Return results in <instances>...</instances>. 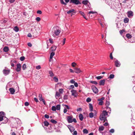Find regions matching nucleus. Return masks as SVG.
Listing matches in <instances>:
<instances>
[{"instance_id": "aec40b11", "label": "nucleus", "mask_w": 135, "mask_h": 135, "mask_svg": "<svg viewBox=\"0 0 135 135\" xmlns=\"http://www.w3.org/2000/svg\"><path fill=\"white\" fill-rule=\"evenodd\" d=\"M89 110H90V111L91 112H92V111H93V105H92L90 104V103H89Z\"/></svg>"}, {"instance_id": "2eb2a0df", "label": "nucleus", "mask_w": 135, "mask_h": 135, "mask_svg": "<svg viewBox=\"0 0 135 135\" xmlns=\"http://www.w3.org/2000/svg\"><path fill=\"white\" fill-rule=\"evenodd\" d=\"M7 20L6 19L2 20L0 21V23L4 24L7 22Z\"/></svg>"}, {"instance_id": "864d4df0", "label": "nucleus", "mask_w": 135, "mask_h": 135, "mask_svg": "<svg viewBox=\"0 0 135 135\" xmlns=\"http://www.w3.org/2000/svg\"><path fill=\"white\" fill-rule=\"evenodd\" d=\"M76 65V63L74 62H73L71 64L72 66L73 67H75V66Z\"/></svg>"}, {"instance_id": "a878e982", "label": "nucleus", "mask_w": 135, "mask_h": 135, "mask_svg": "<svg viewBox=\"0 0 135 135\" xmlns=\"http://www.w3.org/2000/svg\"><path fill=\"white\" fill-rule=\"evenodd\" d=\"M60 96V94L58 92H56V94L55 95L56 98V99H57L58 98V97H59Z\"/></svg>"}, {"instance_id": "6e6552de", "label": "nucleus", "mask_w": 135, "mask_h": 135, "mask_svg": "<svg viewBox=\"0 0 135 135\" xmlns=\"http://www.w3.org/2000/svg\"><path fill=\"white\" fill-rule=\"evenodd\" d=\"M71 95L72 96H73L74 97H76L77 96V94L76 90L74 89H72L71 90Z\"/></svg>"}, {"instance_id": "e2e57ef3", "label": "nucleus", "mask_w": 135, "mask_h": 135, "mask_svg": "<svg viewBox=\"0 0 135 135\" xmlns=\"http://www.w3.org/2000/svg\"><path fill=\"white\" fill-rule=\"evenodd\" d=\"M73 135H77V132L76 131H74L73 133Z\"/></svg>"}, {"instance_id": "b1692460", "label": "nucleus", "mask_w": 135, "mask_h": 135, "mask_svg": "<svg viewBox=\"0 0 135 135\" xmlns=\"http://www.w3.org/2000/svg\"><path fill=\"white\" fill-rule=\"evenodd\" d=\"M56 46H52L51 47V50L52 52H53L55 51L56 49Z\"/></svg>"}, {"instance_id": "6ab92c4d", "label": "nucleus", "mask_w": 135, "mask_h": 135, "mask_svg": "<svg viewBox=\"0 0 135 135\" xmlns=\"http://www.w3.org/2000/svg\"><path fill=\"white\" fill-rule=\"evenodd\" d=\"M68 14H69L70 13H75V12H74V10L73 9H71L68 11L67 12Z\"/></svg>"}, {"instance_id": "e433bc0d", "label": "nucleus", "mask_w": 135, "mask_h": 135, "mask_svg": "<svg viewBox=\"0 0 135 135\" xmlns=\"http://www.w3.org/2000/svg\"><path fill=\"white\" fill-rule=\"evenodd\" d=\"M50 121L52 123L54 124H55L57 123V122L56 121L53 119L51 120Z\"/></svg>"}, {"instance_id": "c85d7f7f", "label": "nucleus", "mask_w": 135, "mask_h": 135, "mask_svg": "<svg viewBox=\"0 0 135 135\" xmlns=\"http://www.w3.org/2000/svg\"><path fill=\"white\" fill-rule=\"evenodd\" d=\"M56 110H59L60 109V104L57 105L56 107Z\"/></svg>"}, {"instance_id": "de8ad7c7", "label": "nucleus", "mask_w": 135, "mask_h": 135, "mask_svg": "<svg viewBox=\"0 0 135 135\" xmlns=\"http://www.w3.org/2000/svg\"><path fill=\"white\" fill-rule=\"evenodd\" d=\"M36 20L38 22L41 20V18L40 17H37L36 18Z\"/></svg>"}, {"instance_id": "39448f33", "label": "nucleus", "mask_w": 135, "mask_h": 135, "mask_svg": "<svg viewBox=\"0 0 135 135\" xmlns=\"http://www.w3.org/2000/svg\"><path fill=\"white\" fill-rule=\"evenodd\" d=\"M91 89L93 91L95 94H97L98 92V90L97 87L95 86H92Z\"/></svg>"}, {"instance_id": "9b49d317", "label": "nucleus", "mask_w": 135, "mask_h": 135, "mask_svg": "<svg viewBox=\"0 0 135 135\" xmlns=\"http://www.w3.org/2000/svg\"><path fill=\"white\" fill-rule=\"evenodd\" d=\"M10 70L9 69L6 70L4 69L3 71V74L5 75H8L9 73Z\"/></svg>"}, {"instance_id": "bf43d9fd", "label": "nucleus", "mask_w": 135, "mask_h": 135, "mask_svg": "<svg viewBox=\"0 0 135 135\" xmlns=\"http://www.w3.org/2000/svg\"><path fill=\"white\" fill-rule=\"evenodd\" d=\"M109 132L111 133H113L114 132V129H112L109 131Z\"/></svg>"}, {"instance_id": "a18cd8bd", "label": "nucleus", "mask_w": 135, "mask_h": 135, "mask_svg": "<svg viewBox=\"0 0 135 135\" xmlns=\"http://www.w3.org/2000/svg\"><path fill=\"white\" fill-rule=\"evenodd\" d=\"M99 102L98 103V104L99 105H102L103 104V101H99Z\"/></svg>"}, {"instance_id": "a211bd4d", "label": "nucleus", "mask_w": 135, "mask_h": 135, "mask_svg": "<svg viewBox=\"0 0 135 135\" xmlns=\"http://www.w3.org/2000/svg\"><path fill=\"white\" fill-rule=\"evenodd\" d=\"M68 128L71 132H72L74 131L75 129L74 128L71 126H69Z\"/></svg>"}, {"instance_id": "774afa93", "label": "nucleus", "mask_w": 135, "mask_h": 135, "mask_svg": "<svg viewBox=\"0 0 135 135\" xmlns=\"http://www.w3.org/2000/svg\"><path fill=\"white\" fill-rule=\"evenodd\" d=\"M37 14H41L42 13V11L40 10H38L37 11Z\"/></svg>"}, {"instance_id": "bb28decb", "label": "nucleus", "mask_w": 135, "mask_h": 135, "mask_svg": "<svg viewBox=\"0 0 135 135\" xmlns=\"http://www.w3.org/2000/svg\"><path fill=\"white\" fill-rule=\"evenodd\" d=\"M9 50V49L8 47L6 46L4 47L3 49V51L5 52H7Z\"/></svg>"}, {"instance_id": "7c9ffc66", "label": "nucleus", "mask_w": 135, "mask_h": 135, "mask_svg": "<svg viewBox=\"0 0 135 135\" xmlns=\"http://www.w3.org/2000/svg\"><path fill=\"white\" fill-rule=\"evenodd\" d=\"M89 2L87 0L83 1L82 2V3L85 5H86Z\"/></svg>"}, {"instance_id": "72a5a7b5", "label": "nucleus", "mask_w": 135, "mask_h": 135, "mask_svg": "<svg viewBox=\"0 0 135 135\" xmlns=\"http://www.w3.org/2000/svg\"><path fill=\"white\" fill-rule=\"evenodd\" d=\"M83 132L84 133H85V134H87L88 133V130L86 129H84L83 130Z\"/></svg>"}, {"instance_id": "7ed1b4c3", "label": "nucleus", "mask_w": 135, "mask_h": 135, "mask_svg": "<svg viewBox=\"0 0 135 135\" xmlns=\"http://www.w3.org/2000/svg\"><path fill=\"white\" fill-rule=\"evenodd\" d=\"M4 116L0 115V121H1L3 120H5L4 122H3V123H6L8 121V119Z\"/></svg>"}, {"instance_id": "ea45409f", "label": "nucleus", "mask_w": 135, "mask_h": 135, "mask_svg": "<svg viewBox=\"0 0 135 135\" xmlns=\"http://www.w3.org/2000/svg\"><path fill=\"white\" fill-rule=\"evenodd\" d=\"M54 80L55 81L57 82L58 81V78L56 77H54L53 78Z\"/></svg>"}, {"instance_id": "423d86ee", "label": "nucleus", "mask_w": 135, "mask_h": 135, "mask_svg": "<svg viewBox=\"0 0 135 135\" xmlns=\"http://www.w3.org/2000/svg\"><path fill=\"white\" fill-rule=\"evenodd\" d=\"M73 117L72 116H68L67 118V120L68 122L69 123H71L73 122L72 118Z\"/></svg>"}, {"instance_id": "2f4dec72", "label": "nucleus", "mask_w": 135, "mask_h": 135, "mask_svg": "<svg viewBox=\"0 0 135 135\" xmlns=\"http://www.w3.org/2000/svg\"><path fill=\"white\" fill-rule=\"evenodd\" d=\"M55 53L54 52H52L50 55V59H52L53 56L54 55Z\"/></svg>"}, {"instance_id": "37998d69", "label": "nucleus", "mask_w": 135, "mask_h": 135, "mask_svg": "<svg viewBox=\"0 0 135 135\" xmlns=\"http://www.w3.org/2000/svg\"><path fill=\"white\" fill-rule=\"evenodd\" d=\"M44 123L45 125L46 126H48L49 124V123L47 121H45L44 122Z\"/></svg>"}, {"instance_id": "8fccbe9b", "label": "nucleus", "mask_w": 135, "mask_h": 135, "mask_svg": "<svg viewBox=\"0 0 135 135\" xmlns=\"http://www.w3.org/2000/svg\"><path fill=\"white\" fill-rule=\"evenodd\" d=\"M25 57L24 56H22L20 57V60L21 61H23L25 60Z\"/></svg>"}, {"instance_id": "ddd939ff", "label": "nucleus", "mask_w": 135, "mask_h": 135, "mask_svg": "<svg viewBox=\"0 0 135 135\" xmlns=\"http://www.w3.org/2000/svg\"><path fill=\"white\" fill-rule=\"evenodd\" d=\"M106 79H104L100 81L99 82V85H104L105 84V82Z\"/></svg>"}, {"instance_id": "cd10ccee", "label": "nucleus", "mask_w": 135, "mask_h": 135, "mask_svg": "<svg viewBox=\"0 0 135 135\" xmlns=\"http://www.w3.org/2000/svg\"><path fill=\"white\" fill-rule=\"evenodd\" d=\"M19 28L17 26H16L14 27V30L16 32H17L19 31Z\"/></svg>"}, {"instance_id": "13d9d810", "label": "nucleus", "mask_w": 135, "mask_h": 135, "mask_svg": "<svg viewBox=\"0 0 135 135\" xmlns=\"http://www.w3.org/2000/svg\"><path fill=\"white\" fill-rule=\"evenodd\" d=\"M0 115L4 116V113L3 112H0Z\"/></svg>"}, {"instance_id": "412c9836", "label": "nucleus", "mask_w": 135, "mask_h": 135, "mask_svg": "<svg viewBox=\"0 0 135 135\" xmlns=\"http://www.w3.org/2000/svg\"><path fill=\"white\" fill-rule=\"evenodd\" d=\"M49 74L50 75V76L51 77H52L54 76V74H53L52 71H51L50 70L49 71Z\"/></svg>"}, {"instance_id": "f704fd0d", "label": "nucleus", "mask_w": 135, "mask_h": 135, "mask_svg": "<svg viewBox=\"0 0 135 135\" xmlns=\"http://www.w3.org/2000/svg\"><path fill=\"white\" fill-rule=\"evenodd\" d=\"M126 37L129 38H130L132 37L131 35L129 34H127L126 35Z\"/></svg>"}, {"instance_id": "5fc2aeb1", "label": "nucleus", "mask_w": 135, "mask_h": 135, "mask_svg": "<svg viewBox=\"0 0 135 135\" xmlns=\"http://www.w3.org/2000/svg\"><path fill=\"white\" fill-rule=\"evenodd\" d=\"M97 13V12H93V11H90L88 13L89 14H90L91 13H92V14L96 13Z\"/></svg>"}, {"instance_id": "0eeeda50", "label": "nucleus", "mask_w": 135, "mask_h": 135, "mask_svg": "<svg viewBox=\"0 0 135 135\" xmlns=\"http://www.w3.org/2000/svg\"><path fill=\"white\" fill-rule=\"evenodd\" d=\"M70 2L76 4H81V3L79 0H70Z\"/></svg>"}, {"instance_id": "052dcab7", "label": "nucleus", "mask_w": 135, "mask_h": 135, "mask_svg": "<svg viewBox=\"0 0 135 135\" xmlns=\"http://www.w3.org/2000/svg\"><path fill=\"white\" fill-rule=\"evenodd\" d=\"M110 59H111L112 60L113 59V57L112 56V53H110Z\"/></svg>"}, {"instance_id": "79ce46f5", "label": "nucleus", "mask_w": 135, "mask_h": 135, "mask_svg": "<svg viewBox=\"0 0 135 135\" xmlns=\"http://www.w3.org/2000/svg\"><path fill=\"white\" fill-rule=\"evenodd\" d=\"M51 109L53 111H55L56 110V107L55 106H52V107Z\"/></svg>"}, {"instance_id": "49530a36", "label": "nucleus", "mask_w": 135, "mask_h": 135, "mask_svg": "<svg viewBox=\"0 0 135 135\" xmlns=\"http://www.w3.org/2000/svg\"><path fill=\"white\" fill-rule=\"evenodd\" d=\"M59 92L61 94H62L64 91L63 89H59Z\"/></svg>"}, {"instance_id": "20e7f679", "label": "nucleus", "mask_w": 135, "mask_h": 135, "mask_svg": "<svg viewBox=\"0 0 135 135\" xmlns=\"http://www.w3.org/2000/svg\"><path fill=\"white\" fill-rule=\"evenodd\" d=\"M97 112L95 110L93 111V112H91L89 113V117L90 118H92L94 116H96Z\"/></svg>"}, {"instance_id": "f8f14e48", "label": "nucleus", "mask_w": 135, "mask_h": 135, "mask_svg": "<svg viewBox=\"0 0 135 135\" xmlns=\"http://www.w3.org/2000/svg\"><path fill=\"white\" fill-rule=\"evenodd\" d=\"M17 68H16V71L17 72L20 71L21 70V66L20 64H17Z\"/></svg>"}, {"instance_id": "4be33fe9", "label": "nucleus", "mask_w": 135, "mask_h": 135, "mask_svg": "<svg viewBox=\"0 0 135 135\" xmlns=\"http://www.w3.org/2000/svg\"><path fill=\"white\" fill-rule=\"evenodd\" d=\"M9 91L12 94H13L15 92V90L14 89L12 88H10Z\"/></svg>"}, {"instance_id": "5701e85b", "label": "nucleus", "mask_w": 135, "mask_h": 135, "mask_svg": "<svg viewBox=\"0 0 135 135\" xmlns=\"http://www.w3.org/2000/svg\"><path fill=\"white\" fill-rule=\"evenodd\" d=\"M79 12L81 14V15L83 16L84 18H85V19L87 20L85 14L83 12H82L81 11H79Z\"/></svg>"}, {"instance_id": "a19ab883", "label": "nucleus", "mask_w": 135, "mask_h": 135, "mask_svg": "<svg viewBox=\"0 0 135 135\" xmlns=\"http://www.w3.org/2000/svg\"><path fill=\"white\" fill-rule=\"evenodd\" d=\"M26 65L25 64H23L22 66V68L23 70H25L26 69Z\"/></svg>"}, {"instance_id": "4468645a", "label": "nucleus", "mask_w": 135, "mask_h": 135, "mask_svg": "<svg viewBox=\"0 0 135 135\" xmlns=\"http://www.w3.org/2000/svg\"><path fill=\"white\" fill-rule=\"evenodd\" d=\"M127 14L128 16L129 17H130L131 16H133V12L131 11L128 12Z\"/></svg>"}, {"instance_id": "58836bf2", "label": "nucleus", "mask_w": 135, "mask_h": 135, "mask_svg": "<svg viewBox=\"0 0 135 135\" xmlns=\"http://www.w3.org/2000/svg\"><path fill=\"white\" fill-rule=\"evenodd\" d=\"M63 106H65V107H64L65 108H66L67 109H70V107L68 105H66V104H63L62 105Z\"/></svg>"}, {"instance_id": "338daca9", "label": "nucleus", "mask_w": 135, "mask_h": 135, "mask_svg": "<svg viewBox=\"0 0 135 135\" xmlns=\"http://www.w3.org/2000/svg\"><path fill=\"white\" fill-rule=\"evenodd\" d=\"M65 40H66L65 38H64L63 39V40L62 41V45H63L65 44Z\"/></svg>"}, {"instance_id": "1a4fd4ad", "label": "nucleus", "mask_w": 135, "mask_h": 135, "mask_svg": "<svg viewBox=\"0 0 135 135\" xmlns=\"http://www.w3.org/2000/svg\"><path fill=\"white\" fill-rule=\"evenodd\" d=\"M38 97L39 100L41 101H42L44 105H45V100L42 98V96L41 94H40L38 95Z\"/></svg>"}, {"instance_id": "0e129e2a", "label": "nucleus", "mask_w": 135, "mask_h": 135, "mask_svg": "<svg viewBox=\"0 0 135 135\" xmlns=\"http://www.w3.org/2000/svg\"><path fill=\"white\" fill-rule=\"evenodd\" d=\"M124 32V30H120L119 31V32L121 34H122V33H123Z\"/></svg>"}, {"instance_id": "dca6fc26", "label": "nucleus", "mask_w": 135, "mask_h": 135, "mask_svg": "<svg viewBox=\"0 0 135 135\" xmlns=\"http://www.w3.org/2000/svg\"><path fill=\"white\" fill-rule=\"evenodd\" d=\"M120 62L118 60H116L115 62V65L116 67H119L120 66Z\"/></svg>"}, {"instance_id": "9d476101", "label": "nucleus", "mask_w": 135, "mask_h": 135, "mask_svg": "<svg viewBox=\"0 0 135 135\" xmlns=\"http://www.w3.org/2000/svg\"><path fill=\"white\" fill-rule=\"evenodd\" d=\"M74 72L76 73H79L82 72V71L80 70L79 68H74Z\"/></svg>"}, {"instance_id": "393cba45", "label": "nucleus", "mask_w": 135, "mask_h": 135, "mask_svg": "<svg viewBox=\"0 0 135 135\" xmlns=\"http://www.w3.org/2000/svg\"><path fill=\"white\" fill-rule=\"evenodd\" d=\"M79 118L80 120L82 121L83 120V116L82 114H79Z\"/></svg>"}, {"instance_id": "c756f323", "label": "nucleus", "mask_w": 135, "mask_h": 135, "mask_svg": "<svg viewBox=\"0 0 135 135\" xmlns=\"http://www.w3.org/2000/svg\"><path fill=\"white\" fill-rule=\"evenodd\" d=\"M104 128L103 126H101L99 127V130L100 131H102L103 130Z\"/></svg>"}, {"instance_id": "3c124183", "label": "nucleus", "mask_w": 135, "mask_h": 135, "mask_svg": "<svg viewBox=\"0 0 135 135\" xmlns=\"http://www.w3.org/2000/svg\"><path fill=\"white\" fill-rule=\"evenodd\" d=\"M104 97H102L100 99H98V101H103L102 100H104Z\"/></svg>"}, {"instance_id": "473e14b6", "label": "nucleus", "mask_w": 135, "mask_h": 135, "mask_svg": "<svg viewBox=\"0 0 135 135\" xmlns=\"http://www.w3.org/2000/svg\"><path fill=\"white\" fill-rule=\"evenodd\" d=\"M129 20L128 18H125L124 20V23H127L128 22Z\"/></svg>"}, {"instance_id": "4c0bfd02", "label": "nucleus", "mask_w": 135, "mask_h": 135, "mask_svg": "<svg viewBox=\"0 0 135 135\" xmlns=\"http://www.w3.org/2000/svg\"><path fill=\"white\" fill-rule=\"evenodd\" d=\"M90 82L92 84H93L95 85L97 84H98V83L97 82L95 81H91Z\"/></svg>"}, {"instance_id": "f257e3e1", "label": "nucleus", "mask_w": 135, "mask_h": 135, "mask_svg": "<svg viewBox=\"0 0 135 135\" xmlns=\"http://www.w3.org/2000/svg\"><path fill=\"white\" fill-rule=\"evenodd\" d=\"M57 28L58 27L57 26L55 27L52 30V35L54 37L56 36H58L61 32L60 30Z\"/></svg>"}, {"instance_id": "6e6d98bb", "label": "nucleus", "mask_w": 135, "mask_h": 135, "mask_svg": "<svg viewBox=\"0 0 135 135\" xmlns=\"http://www.w3.org/2000/svg\"><path fill=\"white\" fill-rule=\"evenodd\" d=\"M41 68V67L40 65H38L36 67V69L38 70H39Z\"/></svg>"}, {"instance_id": "c9c22d12", "label": "nucleus", "mask_w": 135, "mask_h": 135, "mask_svg": "<svg viewBox=\"0 0 135 135\" xmlns=\"http://www.w3.org/2000/svg\"><path fill=\"white\" fill-rule=\"evenodd\" d=\"M114 74H111L110 75L108 78L110 79H113L114 78Z\"/></svg>"}, {"instance_id": "4d7b16f0", "label": "nucleus", "mask_w": 135, "mask_h": 135, "mask_svg": "<svg viewBox=\"0 0 135 135\" xmlns=\"http://www.w3.org/2000/svg\"><path fill=\"white\" fill-rule=\"evenodd\" d=\"M70 82L71 84H74L75 81L73 79H72L70 81Z\"/></svg>"}, {"instance_id": "c03bdc74", "label": "nucleus", "mask_w": 135, "mask_h": 135, "mask_svg": "<svg viewBox=\"0 0 135 135\" xmlns=\"http://www.w3.org/2000/svg\"><path fill=\"white\" fill-rule=\"evenodd\" d=\"M91 99L90 98H88L86 100V101L87 102H91Z\"/></svg>"}, {"instance_id": "f03ea898", "label": "nucleus", "mask_w": 135, "mask_h": 135, "mask_svg": "<svg viewBox=\"0 0 135 135\" xmlns=\"http://www.w3.org/2000/svg\"><path fill=\"white\" fill-rule=\"evenodd\" d=\"M107 115V112L106 111L103 110L99 118L100 120L105 121L106 119V116Z\"/></svg>"}, {"instance_id": "09e8293b", "label": "nucleus", "mask_w": 135, "mask_h": 135, "mask_svg": "<svg viewBox=\"0 0 135 135\" xmlns=\"http://www.w3.org/2000/svg\"><path fill=\"white\" fill-rule=\"evenodd\" d=\"M103 78V77L101 76H97L96 77V79L98 80H99Z\"/></svg>"}, {"instance_id": "69168bd1", "label": "nucleus", "mask_w": 135, "mask_h": 135, "mask_svg": "<svg viewBox=\"0 0 135 135\" xmlns=\"http://www.w3.org/2000/svg\"><path fill=\"white\" fill-rule=\"evenodd\" d=\"M82 110V109L81 108H79L77 109H76V111L78 112L81 111Z\"/></svg>"}, {"instance_id": "603ef678", "label": "nucleus", "mask_w": 135, "mask_h": 135, "mask_svg": "<svg viewBox=\"0 0 135 135\" xmlns=\"http://www.w3.org/2000/svg\"><path fill=\"white\" fill-rule=\"evenodd\" d=\"M60 2L62 4L64 5L66 4L64 2L63 0H60Z\"/></svg>"}, {"instance_id": "680f3d73", "label": "nucleus", "mask_w": 135, "mask_h": 135, "mask_svg": "<svg viewBox=\"0 0 135 135\" xmlns=\"http://www.w3.org/2000/svg\"><path fill=\"white\" fill-rule=\"evenodd\" d=\"M25 105L26 106H28L29 105V103L28 102H26L25 103Z\"/></svg>"}, {"instance_id": "f3484780", "label": "nucleus", "mask_w": 135, "mask_h": 135, "mask_svg": "<svg viewBox=\"0 0 135 135\" xmlns=\"http://www.w3.org/2000/svg\"><path fill=\"white\" fill-rule=\"evenodd\" d=\"M110 104L109 102L107 100L106 101L105 105L107 106L106 107V108L107 109L108 108H109L110 109V111H111V109L110 108H109L108 106H109Z\"/></svg>"}]
</instances>
